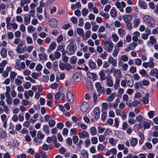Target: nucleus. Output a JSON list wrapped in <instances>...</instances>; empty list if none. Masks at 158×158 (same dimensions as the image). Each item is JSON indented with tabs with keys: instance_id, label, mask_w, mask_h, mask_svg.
<instances>
[{
	"instance_id": "1",
	"label": "nucleus",
	"mask_w": 158,
	"mask_h": 158,
	"mask_svg": "<svg viewBox=\"0 0 158 158\" xmlns=\"http://www.w3.org/2000/svg\"><path fill=\"white\" fill-rule=\"evenodd\" d=\"M143 19L145 23L149 27H154L155 26L156 21L152 17L145 15L143 17Z\"/></svg>"
},
{
	"instance_id": "2",
	"label": "nucleus",
	"mask_w": 158,
	"mask_h": 158,
	"mask_svg": "<svg viewBox=\"0 0 158 158\" xmlns=\"http://www.w3.org/2000/svg\"><path fill=\"white\" fill-rule=\"evenodd\" d=\"M77 48L76 45L73 42H71L68 45L66 49V53L69 55L74 54Z\"/></svg>"
},
{
	"instance_id": "3",
	"label": "nucleus",
	"mask_w": 158,
	"mask_h": 158,
	"mask_svg": "<svg viewBox=\"0 0 158 158\" xmlns=\"http://www.w3.org/2000/svg\"><path fill=\"white\" fill-rule=\"evenodd\" d=\"M113 48V43L110 41H106L104 42V48L107 51L111 52Z\"/></svg>"
},
{
	"instance_id": "4",
	"label": "nucleus",
	"mask_w": 158,
	"mask_h": 158,
	"mask_svg": "<svg viewBox=\"0 0 158 158\" xmlns=\"http://www.w3.org/2000/svg\"><path fill=\"white\" fill-rule=\"evenodd\" d=\"M44 136L45 135L41 131H39L37 133V137L34 139L33 141L37 143H40L42 142L41 140L44 139Z\"/></svg>"
},
{
	"instance_id": "5",
	"label": "nucleus",
	"mask_w": 158,
	"mask_h": 158,
	"mask_svg": "<svg viewBox=\"0 0 158 158\" xmlns=\"http://www.w3.org/2000/svg\"><path fill=\"white\" fill-rule=\"evenodd\" d=\"M112 72L114 74V76L115 78V79H120L119 78L122 77V73L119 69H116L112 68Z\"/></svg>"
},
{
	"instance_id": "6",
	"label": "nucleus",
	"mask_w": 158,
	"mask_h": 158,
	"mask_svg": "<svg viewBox=\"0 0 158 158\" xmlns=\"http://www.w3.org/2000/svg\"><path fill=\"white\" fill-rule=\"evenodd\" d=\"M125 78L128 86L132 87L133 84L132 77L129 74H126L125 75Z\"/></svg>"
},
{
	"instance_id": "7",
	"label": "nucleus",
	"mask_w": 158,
	"mask_h": 158,
	"mask_svg": "<svg viewBox=\"0 0 158 158\" xmlns=\"http://www.w3.org/2000/svg\"><path fill=\"white\" fill-rule=\"evenodd\" d=\"M60 56V53L59 52L56 51L54 52V55L52 54H50L49 56V58L51 60L53 61L56 59H59Z\"/></svg>"
},
{
	"instance_id": "8",
	"label": "nucleus",
	"mask_w": 158,
	"mask_h": 158,
	"mask_svg": "<svg viewBox=\"0 0 158 158\" xmlns=\"http://www.w3.org/2000/svg\"><path fill=\"white\" fill-rule=\"evenodd\" d=\"M2 122H3V126L5 128L6 127L8 118L6 115L5 114H3L0 116Z\"/></svg>"
},
{
	"instance_id": "9",
	"label": "nucleus",
	"mask_w": 158,
	"mask_h": 158,
	"mask_svg": "<svg viewBox=\"0 0 158 158\" xmlns=\"http://www.w3.org/2000/svg\"><path fill=\"white\" fill-rule=\"evenodd\" d=\"M138 45V44L136 42H132L130 44L128 47L125 49L126 52H128L130 50H133L135 47Z\"/></svg>"
},
{
	"instance_id": "10",
	"label": "nucleus",
	"mask_w": 158,
	"mask_h": 158,
	"mask_svg": "<svg viewBox=\"0 0 158 158\" xmlns=\"http://www.w3.org/2000/svg\"><path fill=\"white\" fill-rule=\"evenodd\" d=\"M95 86L98 92L102 94L104 93L103 89L104 88L102 86L101 84L99 82H97L96 83Z\"/></svg>"
},
{
	"instance_id": "11",
	"label": "nucleus",
	"mask_w": 158,
	"mask_h": 158,
	"mask_svg": "<svg viewBox=\"0 0 158 158\" xmlns=\"http://www.w3.org/2000/svg\"><path fill=\"white\" fill-rule=\"evenodd\" d=\"M49 24L52 27L55 28L58 26V22L55 19H52L49 21Z\"/></svg>"
},
{
	"instance_id": "12",
	"label": "nucleus",
	"mask_w": 158,
	"mask_h": 158,
	"mask_svg": "<svg viewBox=\"0 0 158 158\" xmlns=\"http://www.w3.org/2000/svg\"><path fill=\"white\" fill-rule=\"evenodd\" d=\"M122 16L125 23L131 22L132 19V16L130 15H125Z\"/></svg>"
},
{
	"instance_id": "13",
	"label": "nucleus",
	"mask_w": 158,
	"mask_h": 158,
	"mask_svg": "<svg viewBox=\"0 0 158 158\" xmlns=\"http://www.w3.org/2000/svg\"><path fill=\"white\" fill-rule=\"evenodd\" d=\"M31 17L30 15L26 14L24 16V23L26 25H27L30 23Z\"/></svg>"
},
{
	"instance_id": "14",
	"label": "nucleus",
	"mask_w": 158,
	"mask_h": 158,
	"mask_svg": "<svg viewBox=\"0 0 158 158\" xmlns=\"http://www.w3.org/2000/svg\"><path fill=\"white\" fill-rule=\"evenodd\" d=\"M106 79V84L109 87H112L113 86V81L112 77H108Z\"/></svg>"
},
{
	"instance_id": "15",
	"label": "nucleus",
	"mask_w": 158,
	"mask_h": 158,
	"mask_svg": "<svg viewBox=\"0 0 158 158\" xmlns=\"http://www.w3.org/2000/svg\"><path fill=\"white\" fill-rule=\"evenodd\" d=\"M150 75L152 76H154L158 79V69L156 68H154L152 69L150 72Z\"/></svg>"
},
{
	"instance_id": "16",
	"label": "nucleus",
	"mask_w": 158,
	"mask_h": 158,
	"mask_svg": "<svg viewBox=\"0 0 158 158\" xmlns=\"http://www.w3.org/2000/svg\"><path fill=\"white\" fill-rule=\"evenodd\" d=\"M0 105L2 106L4 109V111L6 113L8 114L9 111V108L7 106L3 100H1L0 101Z\"/></svg>"
},
{
	"instance_id": "17",
	"label": "nucleus",
	"mask_w": 158,
	"mask_h": 158,
	"mask_svg": "<svg viewBox=\"0 0 158 158\" xmlns=\"http://www.w3.org/2000/svg\"><path fill=\"white\" fill-rule=\"evenodd\" d=\"M89 108V105L86 102H83L81 105L80 109L82 112L86 111Z\"/></svg>"
},
{
	"instance_id": "18",
	"label": "nucleus",
	"mask_w": 158,
	"mask_h": 158,
	"mask_svg": "<svg viewBox=\"0 0 158 158\" xmlns=\"http://www.w3.org/2000/svg\"><path fill=\"white\" fill-rule=\"evenodd\" d=\"M108 61L109 63L111 64L113 67H115L117 65L116 60L112 56L109 57Z\"/></svg>"
},
{
	"instance_id": "19",
	"label": "nucleus",
	"mask_w": 158,
	"mask_h": 158,
	"mask_svg": "<svg viewBox=\"0 0 158 158\" xmlns=\"http://www.w3.org/2000/svg\"><path fill=\"white\" fill-rule=\"evenodd\" d=\"M73 78L76 82H79L81 80V77L80 74L79 73H75L73 76Z\"/></svg>"
},
{
	"instance_id": "20",
	"label": "nucleus",
	"mask_w": 158,
	"mask_h": 158,
	"mask_svg": "<svg viewBox=\"0 0 158 158\" xmlns=\"http://www.w3.org/2000/svg\"><path fill=\"white\" fill-rule=\"evenodd\" d=\"M149 41H148L147 43V45L148 46H150L152 45L153 44H155L156 43V40L155 39L154 37L153 36H151L150 37Z\"/></svg>"
},
{
	"instance_id": "21",
	"label": "nucleus",
	"mask_w": 158,
	"mask_h": 158,
	"mask_svg": "<svg viewBox=\"0 0 158 158\" xmlns=\"http://www.w3.org/2000/svg\"><path fill=\"white\" fill-rule=\"evenodd\" d=\"M139 6L142 9H146L147 8L148 5L146 3L142 1L139 0L138 2Z\"/></svg>"
},
{
	"instance_id": "22",
	"label": "nucleus",
	"mask_w": 158,
	"mask_h": 158,
	"mask_svg": "<svg viewBox=\"0 0 158 158\" xmlns=\"http://www.w3.org/2000/svg\"><path fill=\"white\" fill-rule=\"evenodd\" d=\"M79 135V137L81 138H88L89 136V133L85 131H83L82 132L80 133Z\"/></svg>"
},
{
	"instance_id": "23",
	"label": "nucleus",
	"mask_w": 158,
	"mask_h": 158,
	"mask_svg": "<svg viewBox=\"0 0 158 158\" xmlns=\"http://www.w3.org/2000/svg\"><path fill=\"white\" fill-rule=\"evenodd\" d=\"M94 114V117L95 119H98L99 117V109L98 107H96L94 108L93 110Z\"/></svg>"
},
{
	"instance_id": "24",
	"label": "nucleus",
	"mask_w": 158,
	"mask_h": 158,
	"mask_svg": "<svg viewBox=\"0 0 158 158\" xmlns=\"http://www.w3.org/2000/svg\"><path fill=\"white\" fill-rule=\"evenodd\" d=\"M118 65L119 66L122 67L123 70L126 71L128 67V65L127 64H123L121 60L118 62Z\"/></svg>"
},
{
	"instance_id": "25",
	"label": "nucleus",
	"mask_w": 158,
	"mask_h": 158,
	"mask_svg": "<svg viewBox=\"0 0 158 158\" xmlns=\"http://www.w3.org/2000/svg\"><path fill=\"white\" fill-rule=\"evenodd\" d=\"M67 95L68 101L70 102H73V97L72 92L70 91H68Z\"/></svg>"
},
{
	"instance_id": "26",
	"label": "nucleus",
	"mask_w": 158,
	"mask_h": 158,
	"mask_svg": "<svg viewBox=\"0 0 158 158\" xmlns=\"http://www.w3.org/2000/svg\"><path fill=\"white\" fill-rule=\"evenodd\" d=\"M23 42L22 41L17 45L16 49V51L17 53H21V51H22V47L23 46Z\"/></svg>"
},
{
	"instance_id": "27",
	"label": "nucleus",
	"mask_w": 158,
	"mask_h": 158,
	"mask_svg": "<svg viewBox=\"0 0 158 158\" xmlns=\"http://www.w3.org/2000/svg\"><path fill=\"white\" fill-rule=\"evenodd\" d=\"M130 141L131 146L133 147L135 146L138 142V139L136 138H131Z\"/></svg>"
},
{
	"instance_id": "28",
	"label": "nucleus",
	"mask_w": 158,
	"mask_h": 158,
	"mask_svg": "<svg viewBox=\"0 0 158 158\" xmlns=\"http://www.w3.org/2000/svg\"><path fill=\"white\" fill-rule=\"evenodd\" d=\"M116 93H113L109 95L107 98V101L109 102H112L114 99L115 97Z\"/></svg>"
},
{
	"instance_id": "29",
	"label": "nucleus",
	"mask_w": 158,
	"mask_h": 158,
	"mask_svg": "<svg viewBox=\"0 0 158 158\" xmlns=\"http://www.w3.org/2000/svg\"><path fill=\"white\" fill-rule=\"evenodd\" d=\"M149 97V94L148 93H147L145 94V96L142 100V102L143 104H147L148 103V97Z\"/></svg>"
},
{
	"instance_id": "30",
	"label": "nucleus",
	"mask_w": 158,
	"mask_h": 158,
	"mask_svg": "<svg viewBox=\"0 0 158 158\" xmlns=\"http://www.w3.org/2000/svg\"><path fill=\"white\" fill-rule=\"evenodd\" d=\"M100 76V79L102 81H104L106 79L107 77L106 76V74L104 70L101 71L99 73Z\"/></svg>"
},
{
	"instance_id": "31",
	"label": "nucleus",
	"mask_w": 158,
	"mask_h": 158,
	"mask_svg": "<svg viewBox=\"0 0 158 158\" xmlns=\"http://www.w3.org/2000/svg\"><path fill=\"white\" fill-rule=\"evenodd\" d=\"M154 59L153 58H150L149 61L148 62V66L150 69L153 68L155 66V63H154Z\"/></svg>"
},
{
	"instance_id": "32",
	"label": "nucleus",
	"mask_w": 158,
	"mask_h": 158,
	"mask_svg": "<svg viewBox=\"0 0 158 158\" xmlns=\"http://www.w3.org/2000/svg\"><path fill=\"white\" fill-rule=\"evenodd\" d=\"M38 56L40 60H46L47 59V55L45 53L39 54Z\"/></svg>"
},
{
	"instance_id": "33",
	"label": "nucleus",
	"mask_w": 158,
	"mask_h": 158,
	"mask_svg": "<svg viewBox=\"0 0 158 158\" xmlns=\"http://www.w3.org/2000/svg\"><path fill=\"white\" fill-rule=\"evenodd\" d=\"M118 34L120 37H123L126 34V31L124 29L120 28L118 30Z\"/></svg>"
},
{
	"instance_id": "34",
	"label": "nucleus",
	"mask_w": 158,
	"mask_h": 158,
	"mask_svg": "<svg viewBox=\"0 0 158 158\" xmlns=\"http://www.w3.org/2000/svg\"><path fill=\"white\" fill-rule=\"evenodd\" d=\"M56 46V43L54 42H52L51 43L49 46V49L48 50V51L49 52H51L52 50H54Z\"/></svg>"
},
{
	"instance_id": "35",
	"label": "nucleus",
	"mask_w": 158,
	"mask_h": 158,
	"mask_svg": "<svg viewBox=\"0 0 158 158\" xmlns=\"http://www.w3.org/2000/svg\"><path fill=\"white\" fill-rule=\"evenodd\" d=\"M91 32L89 31H86L85 33V35H84L82 37V38L85 40H86L89 38L91 35Z\"/></svg>"
},
{
	"instance_id": "36",
	"label": "nucleus",
	"mask_w": 158,
	"mask_h": 158,
	"mask_svg": "<svg viewBox=\"0 0 158 158\" xmlns=\"http://www.w3.org/2000/svg\"><path fill=\"white\" fill-rule=\"evenodd\" d=\"M90 132L92 135H95L97 133L96 128L94 127H91L90 129Z\"/></svg>"
},
{
	"instance_id": "37",
	"label": "nucleus",
	"mask_w": 158,
	"mask_h": 158,
	"mask_svg": "<svg viewBox=\"0 0 158 158\" xmlns=\"http://www.w3.org/2000/svg\"><path fill=\"white\" fill-rule=\"evenodd\" d=\"M120 82V79H115V82L114 85V88L115 90L117 89L119 87Z\"/></svg>"
},
{
	"instance_id": "38",
	"label": "nucleus",
	"mask_w": 158,
	"mask_h": 158,
	"mask_svg": "<svg viewBox=\"0 0 158 158\" xmlns=\"http://www.w3.org/2000/svg\"><path fill=\"white\" fill-rule=\"evenodd\" d=\"M89 68L91 69H95L96 68L97 65L92 60H91L89 62Z\"/></svg>"
},
{
	"instance_id": "39",
	"label": "nucleus",
	"mask_w": 158,
	"mask_h": 158,
	"mask_svg": "<svg viewBox=\"0 0 158 158\" xmlns=\"http://www.w3.org/2000/svg\"><path fill=\"white\" fill-rule=\"evenodd\" d=\"M112 39L113 41L117 42L119 40V37L116 33H113L111 36Z\"/></svg>"
},
{
	"instance_id": "40",
	"label": "nucleus",
	"mask_w": 158,
	"mask_h": 158,
	"mask_svg": "<svg viewBox=\"0 0 158 158\" xmlns=\"http://www.w3.org/2000/svg\"><path fill=\"white\" fill-rule=\"evenodd\" d=\"M81 152L83 158H88L89 154L86 151L82 150L81 151Z\"/></svg>"
},
{
	"instance_id": "41",
	"label": "nucleus",
	"mask_w": 158,
	"mask_h": 158,
	"mask_svg": "<svg viewBox=\"0 0 158 158\" xmlns=\"http://www.w3.org/2000/svg\"><path fill=\"white\" fill-rule=\"evenodd\" d=\"M0 54L2 57H6L7 56V52L6 49L3 48H2L0 51Z\"/></svg>"
},
{
	"instance_id": "42",
	"label": "nucleus",
	"mask_w": 158,
	"mask_h": 158,
	"mask_svg": "<svg viewBox=\"0 0 158 158\" xmlns=\"http://www.w3.org/2000/svg\"><path fill=\"white\" fill-rule=\"evenodd\" d=\"M148 31L147 34L144 33L142 35L141 37L142 39L144 40H146L148 38L149 35H150L151 33V31L150 30H148Z\"/></svg>"
},
{
	"instance_id": "43",
	"label": "nucleus",
	"mask_w": 158,
	"mask_h": 158,
	"mask_svg": "<svg viewBox=\"0 0 158 158\" xmlns=\"http://www.w3.org/2000/svg\"><path fill=\"white\" fill-rule=\"evenodd\" d=\"M77 31L78 34L82 37L84 34V30L81 28H78L77 29Z\"/></svg>"
},
{
	"instance_id": "44",
	"label": "nucleus",
	"mask_w": 158,
	"mask_h": 158,
	"mask_svg": "<svg viewBox=\"0 0 158 158\" xmlns=\"http://www.w3.org/2000/svg\"><path fill=\"white\" fill-rule=\"evenodd\" d=\"M80 46L81 48V51H82L84 52H86L87 51L88 48L87 46L85 45L83 43H81L80 44Z\"/></svg>"
},
{
	"instance_id": "45",
	"label": "nucleus",
	"mask_w": 158,
	"mask_h": 158,
	"mask_svg": "<svg viewBox=\"0 0 158 158\" xmlns=\"http://www.w3.org/2000/svg\"><path fill=\"white\" fill-rule=\"evenodd\" d=\"M17 75V73L14 71H11L10 73V78L12 82L13 81Z\"/></svg>"
},
{
	"instance_id": "46",
	"label": "nucleus",
	"mask_w": 158,
	"mask_h": 158,
	"mask_svg": "<svg viewBox=\"0 0 158 158\" xmlns=\"http://www.w3.org/2000/svg\"><path fill=\"white\" fill-rule=\"evenodd\" d=\"M110 14L113 18L117 16V13L114 8H112L110 10Z\"/></svg>"
},
{
	"instance_id": "47",
	"label": "nucleus",
	"mask_w": 158,
	"mask_h": 158,
	"mask_svg": "<svg viewBox=\"0 0 158 158\" xmlns=\"http://www.w3.org/2000/svg\"><path fill=\"white\" fill-rule=\"evenodd\" d=\"M43 131L46 133L47 135H48L49 134V127L47 125H44V126Z\"/></svg>"
},
{
	"instance_id": "48",
	"label": "nucleus",
	"mask_w": 158,
	"mask_h": 158,
	"mask_svg": "<svg viewBox=\"0 0 158 158\" xmlns=\"http://www.w3.org/2000/svg\"><path fill=\"white\" fill-rule=\"evenodd\" d=\"M140 23V20L138 18H135L134 20V27H138Z\"/></svg>"
},
{
	"instance_id": "49",
	"label": "nucleus",
	"mask_w": 158,
	"mask_h": 158,
	"mask_svg": "<svg viewBox=\"0 0 158 158\" xmlns=\"http://www.w3.org/2000/svg\"><path fill=\"white\" fill-rule=\"evenodd\" d=\"M30 1L28 0H20V5L22 7L24 6L25 4L29 3Z\"/></svg>"
},
{
	"instance_id": "50",
	"label": "nucleus",
	"mask_w": 158,
	"mask_h": 158,
	"mask_svg": "<svg viewBox=\"0 0 158 158\" xmlns=\"http://www.w3.org/2000/svg\"><path fill=\"white\" fill-rule=\"evenodd\" d=\"M86 86L88 89L91 90L92 89V87L91 82L89 80L86 81Z\"/></svg>"
},
{
	"instance_id": "51",
	"label": "nucleus",
	"mask_w": 158,
	"mask_h": 158,
	"mask_svg": "<svg viewBox=\"0 0 158 158\" xmlns=\"http://www.w3.org/2000/svg\"><path fill=\"white\" fill-rule=\"evenodd\" d=\"M87 77L90 78H93L96 76V75L93 73H91L89 72H88L87 73Z\"/></svg>"
},
{
	"instance_id": "52",
	"label": "nucleus",
	"mask_w": 158,
	"mask_h": 158,
	"mask_svg": "<svg viewBox=\"0 0 158 158\" xmlns=\"http://www.w3.org/2000/svg\"><path fill=\"white\" fill-rule=\"evenodd\" d=\"M77 58L76 56H73L70 59V62L71 64H74L77 62Z\"/></svg>"
},
{
	"instance_id": "53",
	"label": "nucleus",
	"mask_w": 158,
	"mask_h": 158,
	"mask_svg": "<svg viewBox=\"0 0 158 158\" xmlns=\"http://www.w3.org/2000/svg\"><path fill=\"white\" fill-rule=\"evenodd\" d=\"M128 124L126 122H123L122 125V129L123 130H125L128 127Z\"/></svg>"
},
{
	"instance_id": "54",
	"label": "nucleus",
	"mask_w": 158,
	"mask_h": 158,
	"mask_svg": "<svg viewBox=\"0 0 158 158\" xmlns=\"http://www.w3.org/2000/svg\"><path fill=\"white\" fill-rule=\"evenodd\" d=\"M27 29L28 32L29 33L33 32L35 30V28L31 25H30L28 26Z\"/></svg>"
},
{
	"instance_id": "55",
	"label": "nucleus",
	"mask_w": 158,
	"mask_h": 158,
	"mask_svg": "<svg viewBox=\"0 0 158 158\" xmlns=\"http://www.w3.org/2000/svg\"><path fill=\"white\" fill-rule=\"evenodd\" d=\"M99 14L102 16L104 17L106 19H108L109 17V15L107 13H105L103 11L100 12Z\"/></svg>"
},
{
	"instance_id": "56",
	"label": "nucleus",
	"mask_w": 158,
	"mask_h": 158,
	"mask_svg": "<svg viewBox=\"0 0 158 158\" xmlns=\"http://www.w3.org/2000/svg\"><path fill=\"white\" fill-rule=\"evenodd\" d=\"M135 64L138 66H140L142 64V60L140 58H137L135 60Z\"/></svg>"
},
{
	"instance_id": "57",
	"label": "nucleus",
	"mask_w": 158,
	"mask_h": 158,
	"mask_svg": "<svg viewBox=\"0 0 158 158\" xmlns=\"http://www.w3.org/2000/svg\"><path fill=\"white\" fill-rule=\"evenodd\" d=\"M118 51L119 49L115 48L112 52L113 56L114 57H116L118 53Z\"/></svg>"
},
{
	"instance_id": "58",
	"label": "nucleus",
	"mask_w": 158,
	"mask_h": 158,
	"mask_svg": "<svg viewBox=\"0 0 158 158\" xmlns=\"http://www.w3.org/2000/svg\"><path fill=\"white\" fill-rule=\"evenodd\" d=\"M74 67L73 66L72 67L71 66V65L69 64L68 63L65 64L64 69L67 70H70L71 69H74Z\"/></svg>"
},
{
	"instance_id": "59",
	"label": "nucleus",
	"mask_w": 158,
	"mask_h": 158,
	"mask_svg": "<svg viewBox=\"0 0 158 158\" xmlns=\"http://www.w3.org/2000/svg\"><path fill=\"white\" fill-rule=\"evenodd\" d=\"M55 122L52 119H51L48 121V124L50 127H53L55 125Z\"/></svg>"
},
{
	"instance_id": "60",
	"label": "nucleus",
	"mask_w": 158,
	"mask_h": 158,
	"mask_svg": "<svg viewBox=\"0 0 158 158\" xmlns=\"http://www.w3.org/2000/svg\"><path fill=\"white\" fill-rule=\"evenodd\" d=\"M144 128V129H148L150 128V124L147 121H144L143 123Z\"/></svg>"
},
{
	"instance_id": "61",
	"label": "nucleus",
	"mask_w": 158,
	"mask_h": 158,
	"mask_svg": "<svg viewBox=\"0 0 158 158\" xmlns=\"http://www.w3.org/2000/svg\"><path fill=\"white\" fill-rule=\"evenodd\" d=\"M143 119V117L141 115H139L136 117V120L138 122H142Z\"/></svg>"
},
{
	"instance_id": "62",
	"label": "nucleus",
	"mask_w": 158,
	"mask_h": 158,
	"mask_svg": "<svg viewBox=\"0 0 158 158\" xmlns=\"http://www.w3.org/2000/svg\"><path fill=\"white\" fill-rule=\"evenodd\" d=\"M91 141L93 144H96L98 143V138L96 137H93L91 139Z\"/></svg>"
},
{
	"instance_id": "63",
	"label": "nucleus",
	"mask_w": 158,
	"mask_h": 158,
	"mask_svg": "<svg viewBox=\"0 0 158 158\" xmlns=\"http://www.w3.org/2000/svg\"><path fill=\"white\" fill-rule=\"evenodd\" d=\"M119 126V122L118 119L117 118H116L114 119V126L116 128H118Z\"/></svg>"
},
{
	"instance_id": "64",
	"label": "nucleus",
	"mask_w": 158,
	"mask_h": 158,
	"mask_svg": "<svg viewBox=\"0 0 158 158\" xmlns=\"http://www.w3.org/2000/svg\"><path fill=\"white\" fill-rule=\"evenodd\" d=\"M108 56V53L106 52H104L103 53L101 54L100 57L104 60Z\"/></svg>"
}]
</instances>
